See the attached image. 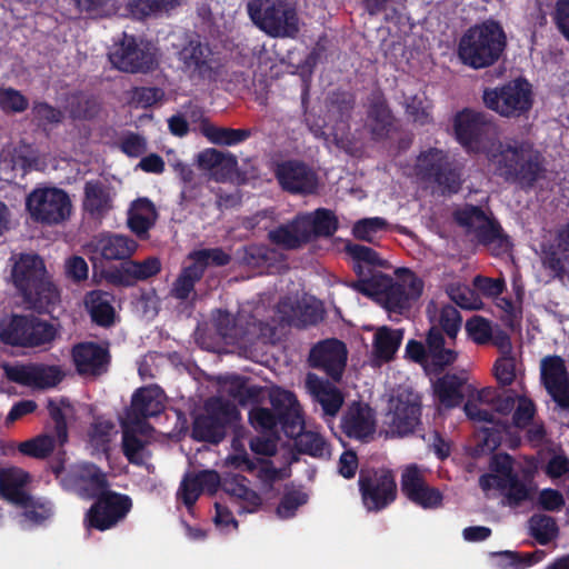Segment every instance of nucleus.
I'll list each match as a JSON object with an SVG mask.
<instances>
[{
	"label": "nucleus",
	"instance_id": "f257e3e1",
	"mask_svg": "<svg viewBox=\"0 0 569 569\" xmlns=\"http://www.w3.org/2000/svg\"><path fill=\"white\" fill-rule=\"evenodd\" d=\"M11 279L26 309L49 315L61 305V291L38 253H20L11 269Z\"/></svg>",
	"mask_w": 569,
	"mask_h": 569
},
{
	"label": "nucleus",
	"instance_id": "f03ea898",
	"mask_svg": "<svg viewBox=\"0 0 569 569\" xmlns=\"http://www.w3.org/2000/svg\"><path fill=\"white\" fill-rule=\"evenodd\" d=\"M492 161L499 177L523 191L531 190L545 177V158L527 141L500 143L499 152L493 154Z\"/></svg>",
	"mask_w": 569,
	"mask_h": 569
},
{
	"label": "nucleus",
	"instance_id": "7ed1b4c3",
	"mask_svg": "<svg viewBox=\"0 0 569 569\" xmlns=\"http://www.w3.org/2000/svg\"><path fill=\"white\" fill-rule=\"evenodd\" d=\"M507 47V37L499 22L487 20L470 27L461 37L458 54L461 61L473 69L495 64Z\"/></svg>",
	"mask_w": 569,
	"mask_h": 569
},
{
	"label": "nucleus",
	"instance_id": "20e7f679",
	"mask_svg": "<svg viewBox=\"0 0 569 569\" xmlns=\"http://www.w3.org/2000/svg\"><path fill=\"white\" fill-rule=\"evenodd\" d=\"M403 272L399 281L385 273L377 274L373 281L366 284L367 290H358V293L375 298L389 315L402 316L410 311L423 291V281L419 277L408 269H403Z\"/></svg>",
	"mask_w": 569,
	"mask_h": 569
},
{
	"label": "nucleus",
	"instance_id": "39448f33",
	"mask_svg": "<svg viewBox=\"0 0 569 569\" xmlns=\"http://www.w3.org/2000/svg\"><path fill=\"white\" fill-rule=\"evenodd\" d=\"M247 12L252 23L271 38L295 39L300 31L296 4L289 0H250Z\"/></svg>",
	"mask_w": 569,
	"mask_h": 569
},
{
	"label": "nucleus",
	"instance_id": "423d86ee",
	"mask_svg": "<svg viewBox=\"0 0 569 569\" xmlns=\"http://www.w3.org/2000/svg\"><path fill=\"white\" fill-rule=\"evenodd\" d=\"M57 327L34 315L11 313L0 319V341L10 347L41 348L57 337Z\"/></svg>",
	"mask_w": 569,
	"mask_h": 569
},
{
	"label": "nucleus",
	"instance_id": "0eeeda50",
	"mask_svg": "<svg viewBox=\"0 0 569 569\" xmlns=\"http://www.w3.org/2000/svg\"><path fill=\"white\" fill-rule=\"evenodd\" d=\"M482 102L502 118L528 117L535 102L532 86L526 78L519 77L495 88H485Z\"/></svg>",
	"mask_w": 569,
	"mask_h": 569
},
{
	"label": "nucleus",
	"instance_id": "6e6552de",
	"mask_svg": "<svg viewBox=\"0 0 569 569\" xmlns=\"http://www.w3.org/2000/svg\"><path fill=\"white\" fill-rule=\"evenodd\" d=\"M416 172L421 180L436 184L442 194H455L461 189V168L441 149L421 151L417 158Z\"/></svg>",
	"mask_w": 569,
	"mask_h": 569
},
{
	"label": "nucleus",
	"instance_id": "1a4fd4ad",
	"mask_svg": "<svg viewBox=\"0 0 569 569\" xmlns=\"http://www.w3.org/2000/svg\"><path fill=\"white\" fill-rule=\"evenodd\" d=\"M26 208L33 221L44 226H57L70 218L72 203L63 189L43 187L36 188L28 194Z\"/></svg>",
	"mask_w": 569,
	"mask_h": 569
},
{
	"label": "nucleus",
	"instance_id": "9d476101",
	"mask_svg": "<svg viewBox=\"0 0 569 569\" xmlns=\"http://www.w3.org/2000/svg\"><path fill=\"white\" fill-rule=\"evenodd\" d=\"M239 418L238 409L228 401L219 398L206 402V415L194 418L191 436L197 441L213 445L223 440L227 427Z\"/></svg>",
	"mask_w": 569,
	"mask_h": 569
},
{
	"label": "nucleus",
	"instance_id": "9b49d317",
	"mask_svg": "<svg viewBox=\"0 0 569 569\" xmlns=\"http://www.w3.org/2000/svg\"><path fill=\"white\" fill-rule=\"evenodd\" d=\"M358 486L362 505L369 512L386 509L397 498V483L389 469L361 468Z\"/></svg>",
	"mask_w": 569,
	"mask_h": 569
},
{
	"label": "nucleus",
	"instance_id": "f8f14e48",
	"mask_svg": "<svg viewBox=\"0 0 569 569\" xmlns=\"http://www.w3.org/2000/svg\"><path fill=\"white\" fill-rule=\"evenodd\" d=\"M94 502L86 512L88 528L106 531L123 521L132 509V499L107 488L93 497Z\"/></svg>",
	"mask_w": 569,
	"mask_h": 569
},
{
	"label": "nucleus",
	"instance_id": "ddd939ff",
	"mask_svg": "<svg viewBox=\"0 0 569 569\" xmlns=\"http://www.w3.org/2000/svg\"><path fill=\"white\" fill-rule=\"evenodd\" d=\"M109 59L114 68L129 73H148L158 66L152 44L142 40L138 42L134 36L127 33L110 52Z\"/></svg>",
	"mask_w": 569,
	"mask_h": 569
},
{
	"label": "nucleus",
	"instance_id": "4468645a",
	"mask_svg": "<svg viewBox=\"0 0 569 569\" xmlns=\"http://www.w3.org/2000/svg\"><path fill=\"white\" fill-rule=\"evenodd\" d=\"M389 425L399 436L412 433L420 423L421 398L410 388H401L389 400Z\"/></svg>",
	"mask_w": 569,
	"mask_h": 569
},
{
	"label": "nucleus",
	"instance_id": "2eb2a0df",
	"mask_svg": "<svg viewBox=\"0 0 569 569\" xmlns=\"http://www.w3.org/2000/svg\"><path fill=\"white\" fill-rule=\"evenodd\" d=\"M177 58L181 71L192 81L212 79L216 73L212 49L199 37L189 39L178 51Z\"/></svg>",
	"mask_w": 569,
	"mask_h": 569
},
{
	"label": "nucleus",
	"instance_id": "dca6fc26",
	"mask_svg": "<svg viewBox=\"0 0 569 569\" xmlns=\"http://www.w3.org/2000/svg\"><path fill=\"white\" fill-rule=\"evenodd\" d=\"M491 126L488 113L471 109L458 112L453 121L458 142L469 151H479L482 148Z\"/></svg>",
	"mask_w": 569,
	"mask_h": 569
},
{
	"label": "nucleus",
	"instance_id": "f3484780",
	"mask_svg": "<svg viewBox=\"0 0 569 569\" xmlns=\"http://www.w3.org/2000/svg\"><path fill=\"white\" fill-rule=\"evenodd\" d=\"M274 177L283 191L291 194H312L318 189V176L300 160H284L277 164Z\"/></svg>",
	"mask_w": 569,
	"mask_h": 569
},
{
	"label": "nucleus",
	"instance_id": "a211bd4d",
	"mask_svg": "<svg viewBox=\"0 0 569 569\" xmlns=\"http://www.w3.org/2000/svg\"><path fill=\"white\" fill-rule=\"evenodd\" d=\"M346 363V345L335 338L318 342L309 353L310 367L323 371L336 382L340 381Z\"/></svg>",
	"mask_w": 569,
	"mask_h": 569
},
{
	"label": "nucleus",
	"instance_id": "6ab92c4d",
	"mask_svg": "<svg viewBox=\"0 0 569 569\" xmlns=\"http://www.w3.org/2000/svg\"><path fill=\"white\" fill-rule=\"evenodd\" d=\"M543 387L561 410L569 411V372L560 356H547L541 360Z\"/></svg>",
	"mask_w": 569,
	"mask_h": 569
},
{
	"label": "nucleus",
	"instance_id": "aec40b11",
	"mask_svg": "<svg viewBox=\"0 0 569 569\" xmlns=\"http://www.w3.org/2000/svg\"><path fill=\"white\" fill-rule=\"evenodd\" d=\"M71 358L77 372L83 377H100L107 373L111 362L109 348L93 341L74 345Z\"/></svg>",
	"mask_w": 569,
	"mask_h": 569
},
{
	"label": "nucleus",
	"instance_id": "412c9836",
	"mask_svg": "<svg viewBox=\"0 0 569 569\" xmlns=\"http://www.w3.org/2000/svg\"><path fill=\"white\" fill-rule=\"evenodd\" d=\"M161 270V262L157 257H148L143 261L127 260L119 267H112L103 271V278L110 284L117 287H132L138 281H144Z\"/></svg>",
	"mask_w": 569,
	"mask_h": 569
},
{
	"label": "nucleus",
	"instance_id": "4be33fe9",
	"mask_svg": "<svg viewBox=\"0 0 569 569\" xmlns=\"http://www.w3.org/2000/svg\"><path fill=\"white\" fill-rule=\"evenodd\" d=\"M270 410L278 417L283 432L293 437L303 423L296 395L288 390L273 391L270 395Z\"/></svg>",
	"mask_w": 569,
	"mask_h": 569
},
{
	"label": "nucleus",
	"instance_id": "5701e85b",
	"mask_svg": "<svg viewBox=\"0 0 569 569\" xmlns=\"http://www.w3.org/2000/svg\"><path fill=\"white\" fill-rule=\"evenodd\" d=\"M9 380L37 388L56 387L62 380V371L58 366L29 365L11 367L7 370Z\"/></svg>",
	"mask_w": 569,
	"mask_h": 569
},
{
	"label": "nucleus",
	"instance_id": "b1692460",
	"mask_svg": "<svg viewBox=\"0 0 569 569\" xmlns=\"http://www.w3.org/2000/svg\"><path fill=\"white\" fill-rule=\"evenodd\" d=\"M92 251L104 260L127 261L136 252L138 243L134 239L111 232H102L90 242Z\"/></svg>",
	"mask_w": 569,
	"mask_h": 569
},
{
	"label": "nucleus",
	"instance_id": "393cba45",
	"mask_svg": "<svg viewBox=\"0 0 569 569\" xmlns=\"http://www.w3.org/2000/svg\"><path fill=\"white\" fill-rule=\"evenodd\" d=\"M164 410L163 401L157 389L140 388L131 399V407L128 412V421L136 426L152 429L146 419L157 417Z\"/></svg>",
	"mask_w": 569,
	"mask_h": 569
},
{
	"label": "nucleus",
	"instance_id": "a878e982",
	"mask_svg": "<svg viewBox=\"0 0 569 569\" xmlns=\"http://www.w3.org/2000/svg\"><path fill=\"white\" fill-rule=\"evenodd\" d=\"M428 345L426 372L429 375H439L446 368L453 365L458 358V352L446 347V340L438 327H431L426 336Z\"/></svg>",
	"mask_w": 569,
	"mask_h": 569
},
{
	"label": "nucleus",
	"instance_id": "bb28decb",
	"mask_svg": "<svg viewBox=\"0 0 569 569\" xmlns=\"http://www.w3.org/2000/svg\"><path fill=\"white\" fill-rule=\"evenodd\" d=\"M83 194L82 209L90 219L101 221L112 209L110 189L102 181H87Z\"/></svg>",
	"mask_w": 569,
	"mask_h": 569
},
{
	"label": "nucleus",
	"instance_id": "cd10ccee",
	"mask_svg": "<svg viewBox=\"0 0 569 569\" xmlns=\"http://www.w3.org/2000/svg\"><path fill=\"white\" fill-rule=\"evenodd\" d=\"M28 481L29 473L20 468H0V497L14 505L27 507L31 502V496L24 490Z\"/></svg>",
	"mask_w": 569,
	"mask_h": 569
},
{
	"label": "nucleus",
	"instance_id": "c85d7f7f",
	"mask_svg": "<svg viewBox=\"0 0 569 569\" xmlns=\"http://www.w3.org/2000/svg\"><path fill=\"white\" fill-rule=\"evenodd\" d=\"M149 430L129 421L122 425V453L131 465L143 466L146 458H149L150 455L146 449L148 441L139 437V435H147Z\"/></svg>",
	"mask_w": 569,
	"mask_h": 569
},
{
	"label": "nucleus",
	"instance_id": "c756f323",
	"mask_svg": "<svg viewBox=\"0 0 569 569\" xmlns=\"http://www.w3.org/2000/svg\"><path fill=\"white\" fill-rule=\"evenodd\" d=\"M542 252V262L547 269L557 274L566 272V267H569V222L558 229L555 243L546 246Z\"/></svg>",
	"mask_w": 569,
	"mask_h": 569
},
{
	"label": "nucleus",
	"instance_id": "7c9ffc66",
	"mask_svg": "<svg viewBox=\"0 0 569 569\" xmlns=\"http://www.w3.org/2000/svg\"><path fill=\"white\" fill-rule=\"evenodd\" d=\"M69 476L73 485L87 491L91 498L109 488L107 475L92 462L77 465Z\"/></svg>",
	"mask_w": 569,
	"mask_h": 569
},
{
	"label": "nucleus",
	"instance_id": "2f4dec72",
	"mask_svg": "<svg viewBox=\"0 0 569 569\" xmlns=\"http://www.w3.org/2000/svg\"><path fill=\"white\" fill-rule=\"evenodd\" d=\"M308 242L321 237H331L338 229V219L326 208H318L310 213L299 214Z\"/></svg>",
	"mask_w": 569,
	"mask_h": 569
},
{
	"label": "nucleus",
	"instance_id": "473e14b6",
	"mask_svg": "<svg viewBox=\"0 0 569 569\" xmlns=\"http://www.w3.org/2000/svg\"><path fill=\"white\" fill-rule=\"evenodd\" d=\"M229 462L238 470L254 473L257 478L266 486H272L280 479V470L277 469L271 460L254 458L251 459L247 452L234 455L229 458Z\"/></svg>",
	"mask_w": 569,
	"mask_h": 569
},
{
	"label": "nucleus",
	"instance_id": "72a5a7b5",
	"mask_svg": "<svg viewBox=\"0 0 569 569\" xmlns=\"http://www.w3.org/2000/svg\"><path fill=\"white\" fill-rule=\"evenodd\" d=\"M268 240L284 250H296L308 243L299 214L268 232Z\"/></svg>",
	"mask_w": 569,
	"mask_h": 569
},
{
	"label": "nucleus",
	"instance_id": "f704fd0d",
	"mask_svg": "<svg viewBox=\"0 0 569 569\" xmlns=\"http://www.w3.org/2000/svg\"><path fill=\"white\" fill-rule=\"evenodd\" d=\"M389 268V262L372 248L358 243V290H367L366 284L373 281L380 269Z\"/></svg>",
	"mask_w": 569,
	"mask_h": 569
},
{
	"label": "nucleus",
	"instance_id": "c9c22d12",
	"mask_svg": "<svg viewBox=\"0 0 569 569\" xmlns=\"http://www.w3.org/2000/svg\"><path fill=\"white\" fill-rule=\"evenodd\" d=\"M279 252L266 244L250 243L237 250L239 264L251 269H269L278 261Z\"/></svg>",
	"mask_w": 569,
	"mask_h": 569
},
{
	"label": "nucleus",
	"instance_id": "e433bc0d",
	"mask_svg": "<svg viewBox=\"0 0 569 569\" xmlns=\"http://www.w3.org/2000/svg\"><path fill=\"white\" fill-rule=\"evenodd\" d=\"M367 126L375 140L387 138L393 126V116L385 99H373L368 109Z\"/></svg>",
	"mask_w": 569,
	"mask_h": 569
},
{
	"label": "nucleus",
	"instance_id": "4c0bfd02",
	"mask_svg": "<svg viewBox=\"0 0 569 569\" xmlns=\"http://www.w3.org/2000/svg\"><path fill=\"white\" fill-rule=\"evenodd\" d=\"M477 241L486 247L493 246V252L496 254H502L510 250L511 242L508 234L503 232V229L498 220L490 217L486 222L477 226L475 230Z\"/></svg>",
	"mask_w": 569,
	"mask_h": 569
},
{
	"label": "nucleus",
	"instance_id": "58836bf2",
	"mask_svg": "<svg viewBox=\"0 0 569 569\" xmlns=\"http://www.w3.org/2000/svg\"><path fill=\"white\" fill-rule=\"evenodd\" d=\"M465 381L455 373H446L433 383L435 395L441 406L447 409L456 408L463 402Z\"/></svg>",
	"mask_w": 569,
	"mask_h": 569
},
{
	"label": "nucleus",
	"instance_id": "ea45409f",
	"mask_svg": "<svg viewBox=\"0 0 569 569\" xmlns=\"http://www.w3.org/2000/svg\"><path fill=\"white\" fill-rule=\"evenodd\" d=\"M109 298L110 295L108 292L92 290L87 293L84 299L91 320L104 328L112 326L114 322V308Z\"/></svg>",
	"mask_w": 569,
	"mask_h": 569
},
{
	"label": "nucleus",
	"instance_id": "a19ab883",
	"mask_svg": "<svg viewBox=\"0 0 569 569\" xmlns=\"http://www.w3.org/2000/svg\"><path fill=\"white\" fill-rule=\"evenodd\" d=\"M403 339L400 329H391L387 326L379 328L373 337L375 358L382 362H389L395 358Z\"/></svg>",
	"mask_w": 569,
	"mask_h": 569
},
{
	"label": "nucleus",
	"instance_id": "79ce46f5",
	"mask_svg": "<svg viewBox=\"0 0 569 569\" xmlns=\"http://www.w3.org/2000/svg\"><path fill=\"white\" fill-rule=\"evenodd\" d=\"M198 164L201 169L210 170L216 181H223L230 174L236 160L217 149L209 148L198 154Z\"/></svg>",
	"mask_w": 569,
	"mask_h": 569
},
{
	"label": "nucleus",
	"instance_id": "37998d69",
	"mask_svg": "<svg viewBox=\"0 0 569 569\" xmlns=\"http://www.w3.org/2000/svg\"><path fill=\"white\" fill-rule=\"evenodd\" d=\"M56 441L53 436L42 433L20 443L10 441L7 443V449L10 451L18 449L21 455L30 458L46 459L53 452Z\"/></svg>",
	"mask_w": 569,
	"mask_h": 569
},
{
	"label": "nucleus",
	"instance_id": "c03bdc74",
	"mask_svg": "<svg viewBox=\"0 0 569 569\" xmlns=\"http://www.w3.org/2000/svg\"><path fill=\"white\" fill-rule=\"evenodd\" d=\"M47 409L54 423V438L60 446L68 441L67 412H72L73 407L68 398L48 399Z\"/></svg>",
	"mask_w": 569,
	"mask_h": 569
},
{
	"label": "nucleus",
	"instance_id": "a18cd8bd",
	"mask_svg": "<svg viewBox=\"0 0 569 569\" xmlns=\"http://www.w3.org/2000/svg\"><path fill=\"white\" fill-rule=\"evenodd\" d=\"M203 276L204 273L194 263L183 267L172 283L171 296L181 301L188 300L191 293H194L196 283Z\"/></svg>",
	"mask_w": 569,
	"mask_h": 569
},
{
	"label": "nucleus",
	"instance_id": "49530a36",
	"mask_svg": "<svg viewBox=\"0 0 569 569\" xmlns=\"http://www.w3.org/2000/svg\"><path fill=\"white\" fill-rule=\"evenodd\" d=\"M528 522L530 536L541 546H547L559 535V527L551 516L536 513Z\"/></svg>",
	"mask_w": 569,
	"mask_h": 569
},
{
	"label": "nucleus",
	"instance_id": "de8ad7c7",
	"mask_svg": "<svg viewBox=\"0 0 569 569\" xmlns=\"http://www.w3.org/2000/svg\"><path fill=\"white\" fill-rule=\"evenodd\" d=\"M178 0H129L128 10L136 19L157 17L178 4Z\"/></svg>",
	"mask_w": 569,
	"mask_h": 569
},
{
	"label": "nucleus",
	"instance_id": "09e8293b",
	"mask_svg": "<svg viewBox=\"0 0 569 569\" xmlns=\"http://www.w3.org/2000/svg\"><path fill=\"white\" fill-rule=\"evenodd\" d=\"M100 112V103L94 96L78 92L69 102V114L73 120H92Z\"/></svg>",
	"mask_w": 569,
	"mask_h": 569
},
{
	"label": "nucleus",
	"instance_id": "8fccbe9b",
	"mask_svg": "<svg viewBox=\"0 0 569 569\" xmlns=\"http://www.w3.org/2000/svg\"><path fill=\"white\" fill-rule=\"evenodd\" d=\"M188 259L203 273L210 266L224 267L231 262V256L220 247L192 250L189 252Z\"/></svg>",
	"mask_w": 569,
	"mask_h": 569
},
{
	"label": "nucleus",
	"instance_id": "3c124183",
	"mask_svg": "<svg viewBox=\"0 0 569 569\" xmlns=\"http://www.w3.org/2000/svg\"><path fill=\"white\" fill-rule=\"evenodd\" d=\"M307 382L312 391L319 397L325 413L335 416L342 406V397L336 389H327L322 381L315 375L309 373Z\"/></svg>",
	"mask_w": 569,
	"mask_h": 569
},
{
	"label": "nucleus",
	"instance_id": "603ef678",
	"mask_svg": "<svg viewBox=\"0 0 569 569\" xmlns=\"http://www.w3.org/2000/svg\"><path fill=\"white\" fill-rule=\"evenodd\" d=\"M252 129L241 128H223V127H210L206 131L207 138L214 144L221 146H236L239 144L252 136Z\"/></svg>",
	"mask_w": 569,
	"mask_h": 569
},
{
	"label": "nucleus",
	"instance_id": "864d4df0",
	"mask_svg": "<svg viewBox=\"0 0 569 569\" xmlns=\"http://www.w3.org/2000/svg\"><path fill=\"white\" fill-rule=\"evenodd\" d=\"M497 489L505 492L509 506L518 507L531 498V489L522 482L517 473L502 482H498Z\"/></svg>",
	"mask_w": 569,
	"mask_h": 569
},
{
	"label": "nucleus",
	"instance_id": "5fc2aeb1",
	"mask_svg": "<svg viewBox=\"0 0 569 569\" xmlns=\"http://www.w3.org/2000/svg\"><path fill=\"white\" fill-rule=\"evenodd\" d=\"M80 12L89 18H109L116 14L120 8L118 0H73Z\"/></svg>",
	"mask_w": 569,
	"mask_h": 569
},
{
	"label": "nucleus",
	"instance_id": "6e6d98bb",
	"mask_svg": "<svg viewBox=\"0 0 569 569\" xmlns=\"http://www.w3.org/2000/svg\"><path fill=\"white\" fill-rule=\"evenodd\" d=\"M308 498L305 491L287 487L277 507V516L281 519L292 518L298 508L308 502Z\"/></svg>",
	"mask_w": 569,
	"mask_h": 569
},
{
	"label": "nucleus",
	"instance_id": "4d7b16f0",
	"mask_svg": "<svg viewBox=\"0 0 569 569\" xmlns=\"http://www.w3.org/2000/svg\"><path fill=\"white\" fill-rule=\"evenodd\" d=\"M297 447L300 452L315 458L329 456L328 443L322 436L313 431H306L299 435Z\"/></svg>",
	"mask_w": 569,
	"mask_h": 569
},
{
	"label": "nucleus",
	"instance_id": "13d9d810",
	"mask_svg": "<svg viewBox=\"0 0 569 569\" xmlns=\"http://www.w3.org/2000/svg\"><path fill=\"white\" fill-rule=\"evenodd\" d=\"M465 329L469 339L477 345H487L492 338L491 321L481 316H472L467 320Z\"/></svg>",
	"mask_w": 569,
	"mask_h": 569
},
{
	"label": "nucleus",
	"instance_id": "bf43d9fd",
	"mask_svg": "<svg viewBox=\"0 0 569 569\" xmlns=\"http://www.w3.org/2000/svg\"><path fill=\"white\" fill-rule=\"evenodd\" d=\"M453 218L460 227L475 231L477 226L486 222L490 217L481 207L467 203L453 212Z\"/></svg>",
	"mask_w": 569,
	"mask_h": 569
},
{
	"label": "nucleus",
	"instance_id": "052dcab7",
	"mask_svg": "<svg viewBox=\"0 0 569 569\" xmlns=\"http://www.w3.org/2000/svg\"><path fill=\"white\" fill-rule=\"evenodd\" d=\"M376 429L375 411L367 403L358 400V441L369 442L372 440Z\"/></svg>",
	"mask_w": 569,
	"mask_h": 569
},
{
	"label": "nucleus",
	"instance_id": "680f3d73",
	"mask_svg": "<svg viewBox=\"0 0 569 569\" xmlns=\"http://www.w3.org/2000/svg\"><path fill=\"white\" fill-rule=\"evenodd\" d=\"M32 116L39 127L59 124L63 121V112L46 101H34L32 104Z\"/></svg>",
	"mask_w": 569,
	"mask_h": 569
},
{
	"label": "nucleus",
	"instance_id": "e2e57ef3",
	"mask_svg": "<svg viewBox=\"0 0 569 569\" xmlns=\"http://www.w3.org/2000/svg\"><path fill=\"white\" fill-rule=\"evenodd\" d=\"M439 325L441 332H445L449 339L455 340L462 325L459 310L451 305L443 306L439 315Z\"/></svg>",
	"mask_w": 569,
	"mask_h": 569
},
{
	"label": "nucleus",
	"instance_id": "0e129e2a",
	"mask_svg": "<svg viewBox=\"0 0 569 569\" xmlns=\"http://www.w3.org/2000/svg\"><path fill=\"white\" fill-rule=\"evenodd\" d=\"M431 106L421 97H410L406 103V112L412 121L419 126H426L433 122Z\"/></svg>",
	"mask_w": 569,
	"mask_h": 569
},
{
	"label": "nucleus",
	"instance_id": "69168bd1",
	"mask_svg": "<svg viewBox=\"0 0 569 569\" xmlns=\"http://www.w3.org/2000/svg\"><path fill=\"white\" fill-rule=\"evenodd\" d=\"M113 423L110 421H96L89 430V441L91 446L102 452H108L111 441V431Z\"/></svg>",
	"mask_w": 569,
	"mask_h": 569
},
{
	"label": "nucleus",
	"instance_id": "338daca9",
	"mask_svg": "<svg viewBox=\"0 0 569 569\" xmlns=\"http://www.w3.org/2000/svg\"><path fill=\"white\" fill-rule=\"evenodd\" d=\"M447 292L451 301L462 309L476 310L480 308L479 297L468 286L451 284Z\"/></svg>",
	"mask_w": 569,
	"mask_h": 569
},
{
	"label": "nucleus",
	"instance_id": "774afa93",
	"mask_svg": "<svg viewBox=\"0 0 569 569\" xmlns=\"http://www.w3.org/2000/svg\"><path fill=\"white\" fill-rule=\"evenodd\" d=\"M163 98L164 91L159 87H134L131 91V103L136 108H151Z\"/></svg>",
	"mask_w": 569,
	"mask_h": 569
}]
</instances>
